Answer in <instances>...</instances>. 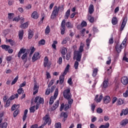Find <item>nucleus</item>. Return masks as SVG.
Returning <instances> with one entry per match:
<instances>
[{
	"label": "nucleus",
	"instance_id": "nucleus-4",
	"mask_svg": "<svg viewBox=\"0 0 128 128\" xmlns=\"http://www.w3.org/2000/svg\"><path fill=\"white\" fill-rule=\"evenodd\" d=\"M58 88H56L55 90L54 96H52L50 98V101H49V104L50 106H52V104H54V100H56L58 98Z\"/></svg>",
	"mask_w": 128,
	"mask_h": 128
},
{
	"label": "nucleus",
	"instance_id": "nucleus-36",
	"mask_svg": "<svg viewBox=\"0 0 128 128\" xmlns=\"http://www.w3.org/2000/svg\"><path fill=\"white\" fill-rule=\"evenodd\" d=\"M122 104H124V100H122L121 98L118 99L116 102L117 106H122Z\"/></svg>",
	"mask_w": 128,
	"mask_h": 128
},
{
	"label": "nucleus",
	"instance_id": "nucleus-7",
	"mask_svg": "<svg viewBox=\"0 0 128 128\" xmlns=\"http://www.w3.org/2000/svg\"><path fill=\"white\" fill-rule=\"evenodd\" d=\"M127 22H128V17L126 16L124 17L120 29V32H122L124 30V26H126V24Z\"/></svg>",
	"mask_w": 128,
	"mask_h": 128
},
{
	"label": "nucleus",
	"instance_id": "nucleus-60",
	"mask_svg": "<svg viewBox=\"0 0 128 128\" xmlns=\"http://www.w3.org/2000/svg\"><path fill=\"white\" fill-rule=\"evenodd\" d=\"M57 64H62V57L58 58Z\"/></svg>",
	"mask_w": 128,
	"mask_h": 128
},
{
	"label": "nucleus",
	"instance_id": "nucleus-26",
	"mask_svg": "<svg viewBox=\"0 0 128 128\" xmlns=\"http://www.w3.org/2000/svg\"><path fill=\"white\" fill-rule=\"evenodd\" d=\"M69 70H70V64H67L64 72L62 73L63 74V76H66L68 74V72Z\"/></svg>",
	"mask_w": 128,
	"mask_h": 128
},
{
	"label": "nucleus",
	"instance_id": "nucleus-52",
	"mask_svg": "<svg viewBox=\"0 0 128 128\" xmlns=\"http://www.w3.org/2000/svg\"><path fill=\"white\" fill-rule=\"evenodd\" d=\"M30 54H34L36 51V48H34V46H32L30 48Z\"/></svg>",
	"mask_w": 128,
	"mask_h": 128
},
{
	"label": "nucleus",
	"instance_id": "nucleus-12",
	"mask_svg": "<svg viewBox=\"0 0 128 128\" xmlns=\"http://www.w3.org/2000/svg\"><path fill=\"white\" fill-rule=\"evenodd\" d=\"M121 82L124 86H128V78L127 76H124L121 78Z\"/></svg>",
	"mask_w": 128,
	"mask_h": 128
},
{
	"label": "nucleus",
	"instance_id": "nucleus-30",
	"mask_svg": "<svg viewBox=\"0 0 128 128\" xmlns=\"http://www.w3.org/2000/svg\"><path fill=\"white\" fill-rule=\"evenodd\" d=\"M70 10L68 9L66 12L65 16H64V18L66 20H68L70 16Z\"/></svg>",
	"mask_w": 128,
	"mask_h": 128
},
{
	"label": "nucleus",
	"instance_id": "nucleus-18",
	"mask_svg": "<svg viewBox=\"0 0 128 128\" xmlns=\"http://www.w3.org/2000/svg\"><path fill=\"white\" fill-rule=\"evenodd\" d=\"M31 16L32 18H34V20H38V12L36 11H34L32 13Z\"/></svg>",
	"mask_w": 128,
	"mask_h": 128
},
{
	"label": "nucleus",
	"instance_id": "nucleus-28",
	"mask_svg": "<svg viewBox=\"0 0 128 128\" xmlns=\"http://www.w3.org/2000/svg\"><path fill=\"white\" fill-rule=\"evenodd\" d=\"M68 52V49L66 47H64L61 50V54L62 56H66V54Z\"/></svg>",
	"mask_w": 128,
	"mask_h": 128
},
{
	"label": "nucleus",
	"instance_id": "nucleus-63",
	"mask_svg": "<svg viewBox=\"0 0 128 128\" xmlns=\"http://www.w3.org/2000/svg\"><path fill=\"white\" fill-rule=\"evenodd\" d=\"M96 112H98V114H102V109L100 108H99L97 109Z\"/></svg>",
	"mask_w": 128,
	"mask_h": 128
},
{
	"label": "nucleus",
	"instance_id": "nucleus-3",
	"mask_svg": "<svg viewBox=\"0 0 128 128\" xmlns=\"http://www.w3.org/2000/svg\"><path fill=\"white\" fill-rule=\"evenodd\" d=\"M63 96L64 98H66V100L70 98L72 96V93H70V88H68L66 90H64L63 92Z\"/></svg>",
	"mask_w": 128,
	"mask_h": 128
},
{
	"label": "nucleus",
	"instance_id": "nucleus-34",
	"mask_svg": "<svg viewBox=\"0 0 128 128\" xmlns=\"http://www.w3.org/2000/svg\"><path fill=\"white\" fill-rule=\"evenodd\" d=\"M56 44H58V41L54 40L53 42V44L52 45V48H54V50H56Z\"/></svg>",
	"mask_w": 128,
	"mask_h": 128
},
{
	"label": "nucleus",
	"instance_id": "nucleus-45",
	"mask_svg": "<svg viewBox=\"0 0 128 128\" xmlns=\"http://www.w3.org/2000/svg\"><path fill=\"white\" fill-rule=\"evenodd\" d=\"M14 16V13H8V20H12Z\"/></svg>",
	"mask_w": 128,
	"mask_h": 128
},
{
	"label": "nucleus",
	"instance_id": "nucleus-11",
	"mask_svg": "<svg viewBox=\"0 0 128 128\" xmlns=\"http://www.w3.org/2000/svg\"><path fill=\"white\" fill-rule=\"evenodd\" d=\"M38 88H40V86H38V84L36 82L34 83L33 90H34V92H33L34 96H36L38 92Z\"/></svg>",
	"mask_w": 128,
	"mask_h": 128
},
{
	"label": "nucleus",
	"instance_id": "nucleus-64",
	"mask_svg": "<svg viewBox=\"0 0 128 128\" xmlns=\"http://www.w3.org/2000/svg\"><path fill=\"white\" fill-rule=\"evenodd\" d=\"M123 96H124V98H128V90H126L125 92H124L123 94Z\"/></svg>",
	"mask_w": 128,
	"mask_h": 128
},
{
	"label": "nucleus",
	"instance_id": "nucleus-35",
	"mask_svg": "<svg viewBox=\"0 0 128 128\" xmlns=\"http://www.w3.org/2000/svg\"><path fill=\"white\" fill-rule=\"evenodd\" d=\"M32 36H34V32L32 31V30H30L28 31V38H29V40H30L31 38H32Z\"/></svg>",
	"mask_w": 128,
	"mask_h": 128
},
{
	"label": "nucleus",
	"instance_id": "nucleus-51",
	"mask_svg": "<svg viewBox=\"0 0 128 128\" xmlns=\"http://www.w3.org/2000/svg\"><path fill=\"white\" fill-rule=\"evenodd\" d=\"M50 32V26H48L46 28L45 32L46 34H48Z\"/></svg>",
	"mask_w": 128,
	"mask_h": 128
},
{
	"label": "nucleus",
	"instance_id": "nucleus-23",
	"mask_svg": "<svg viewBox=\"0 0 128 128\" xmlns=\"http://www.w3.org/2000/svg\"><path fill=\"white\" fill-rule=\"evenodd\" d=\"M19 40H22L24 38V30H20L18 32Z\"/></svg>",
	"mask_w": 128,
	"mask_h": 128
},
{
	"label": "nucleus",
	"instance_id": "nucleus-57",
	"mask_svg": "<svg viewBox=\"0 0 128 128\" xmlns=\"http://www.w3.org/2000/svg\"><path fill=\"white\" fill-rule=\"evenodd\" d=\"M78 61H76L74 62V68H75V70H78Z\"/></svg>",
	"mask_w": 128,
	"mask_h": 128
},
{
	"label": "nucleus",
	"instance_id": "nucleus-21",
	"mask_svg": "<svg viewBox=\"0 0 128 128\" xmlns=\"http://www.w3.org/2000/svg\"><path fill=\"white\" fill-rule=\"evenodd\" d=\"M0 48H2V50H4L6 52H8V50L10 49V46L8 45L2 44L0 46Z\"/></svg>",
	"mask_w": 128,
	"mask_h": 128
},
{
	"label": "nucleus",
	"instance_id": "nucleus-16",
	"mask_svg": "<svg viewBox=\"0 0 128 128\" xmlns=\"http://www.w3.org/2000/svg\"><path fill=\"white\" fill-rule=\"evenodd\" d=\"M104 102L106 104H110V97L108 96H106L104 98Z\"/></svg>",
	"mask_w": 128,
	"mask_h": 128
},
{
	"label": "nucleus",
	"instance_id": "nucleus-33",
	"mask_svg": "<svg viewBox=\"0 0 128 128\" xmlns=\"http://www.w3.org/2000/svg\"><path fill=\"white\" fill-rule=\"evenodd\" d=\"M8 128V123L6 122L0 123V128Z\"/></svg>",
	"mask_w": 128,
	"mask_h": 128
},
{
	"label": "nucleus",
	"instance_id": "nucleus-8",
	"mask_svg": "<svg viewBox=\"0 0 128 128\" xmlns=\"http://www.w3.org/2000/svg\"><path fill=\"white\" fill-rule=\"evenodd\" d=\"M51 64H52L48 62V56H45L44 59V68H46V66H48V68H50Z\"/></svg>",
	"mask_w": 128,
	"mask_h": 128
},
{
	"label": "nucleus",
	"instance_id": "nucleus-58",
	"mask_svg": "<svg viewBox=\"0 0 128 128\" xmlns=\"http://www.w3.org/2000/svg\"><path fill=\"white\" fill-rule=\"evenodd\" d=\"M54 80H51L49 84H48V88H50L54 84Z\"/></svg>",
	"mask_w": 128,
	"mask_h": 128
},
{
	"label": "nucleus",
	"instance_id": "nucleus-10",
	"mask_svg": "<svg viewBox=\"0 0 128 128\" xmlns=\"http://www.w3.org/2000/svg\"><path fill=\"white\" fill-rule=\"evenodd\" d=\"M38 101L40 104H44V98L40 97V96H38L35 98L34 100V102L36 103L38 102Z\"/></svg>",
	"mask_w": 128,
	"mask_h": 128
},
{
	"label": "nucleus",
	"instance_id": "nucleus-53",
	"mask_svg": "<svg viewBox=\"0 0 128 128\" xmlns=\"http://www.w3.org/2000/svg\"><path fill=\"white\" fill-rule=\"evenodd\" d=\"M36 108V106H34L32 107H30V112H36V110H34Z\"/></svg>",
	"mask_w": 128,
	"mask_h": 128
},
{
	"label": "nucleus",
	"instance_id": "nucleus-46",
	"mask_svg": "<svg viewBox=\"0 0 128 128\" xmlns=\"http://www.w3.org/2000/svg\"><path fill=\"white\" fill-rule=\"evenodd\" d=\"M90 42H91L90 39L89 38H88L86 40V44L88 48H90L89 47H90Z\"/></svg>",
	"mask_w": 128,
	"mask_h": 128
},
{
	"label": "nucleus",
	"instance_id": "nucleus-41",
	"mask_svg": "<svg viewBox=\"0 0 128 128\" xmlns=\"http://www.w3.org/2000/svg\"><path fill=\"white\" fill-rule=\"evenodd\" d=\"M17 92L18 94H24V91L22 88H20L18 90Z\"/></svg>",
	"mask_w": 128,
	"mask_h": 128
},
{
	"label": "nucleus",
	"instance_id": "nucleus-47",
	"mask_svg": "<svg viewBox=\"0 0 128 128\" xmlns=\"http://www.w3.org/2000/svg\"><path fill=\"white\" fill-rule=\"evenodd\" d=\"M18 112H20V110L18 109L16 110L13 114L14 118H16V116L18 114Z\"/></svg>",
	"mask_w": 128,
	"mask_h": 128
},
{
	"label": "nucleus",
	"instance_id": "nucleus-37",
	"mask_svg": "<svg viewBox=\"0 0 128 128\" xmlns=\"http://www.w3.org/2000/svg\"><path fill=\"white\" fill-rule=\"evenodd\" d=\"M46 44V40L42 39L38 42V46H44Z\"/></svg>",
	"mask_w": 128,
	"mask_h": 128
},
{
	"label": "nucleus",
	"instance_id": "nucleus-14",
	"mask_svg": "<svg viewBox=\"0 0 128 128\" xmlns=\"http://www.w3.org/2000/svg\"><path fill=\"white\" fill-rule=\"evenodd\" d=\"M88 12L90 14H92L94 12V4H90L88 7Z\"/></svg>",
	"mask_w": 128,
	"mask_h": 128
},
{
	"label": "nucleus",
	"instance_id": "nucleus-56",
	"mask_svg": "<svg viewBox=\"0 0 128 128\" xmlns=\"http://www.w3.org/2000/svg\"><path fill=\"white\" fill-rule=\"evenodd\" d=\"M84 52V46H80L79 48V51H78L77 52H80V54H82Z\"/></svg>",
	"mask_w": 128,
	"mask_h": 128
},
{
	"label": "nucleus",
	"instance_id": "nucleus-2",
	"mask_svg": "<svg viewBox=\"0 0 128 128\" xmlns=\"http://www.w3.org/2000/svg\"><path fill=\"white\" fill-rule=\"evenodd\" d=\"M60 6H58H58H55L54 8L53 11L52 13L50 18L52 20H54L58 16V12H60Z\"/></svg>",
	"mask_w": 128,
	"mask_h": 128
},
{
	"label": "nucleus",
	"instance_id": "nucleus-27",
	"mask_svg": "<svg viewBox=\"0 0 128 128\" xmlns=\"http://www.w3.org/2000/svg\"><path fill=\"white\" fill-rule=\"evenodd\" d=\"M98 68H95L93 70L92 76L93 78H96L98 74Z\"/></svg>",
	"mask_w": 128,
	"mask_h": 128
},
{
	"label": "nucleus",
	"instance_id": "nucleus-42",
	"mask_svg": "<svg viewBox=\"0 0 128 128\" xmlns=\"http://www.w3.org/2000/svg\"><path fill=\"white\" fill-rule=\"evenodd\" d=\"M88 26L86 22V21H83L82 22L80 25L78 26H78H82V28H84V26Z\"/></svg>",
	"mask_w": 128,
	"mask_h": 128
},
{
	"label": "nucleus",
	"instance_id": "nucleus-39",
	"mask_svg": "<svg viewBox=\"0 0 128 128\" xmlns=\"http://www.w3.org/2000/svg\"><path fill=\"white\" fill-rule=\"evenodd\" d=\"M66 26L68 28H72L74 26H72V23H70V22H66Z\"/></svg>",
	"mask_w": 128,
	"mask_h": 128
},
{
	"label": "nucleus",
	"instance_id": "nucleus-54",
	"mask_svg": "<svg viewBox=\"0 0 128 128\" xmlns=\"http://www.w3.org/2000/svg\"><path fill=\"white\" fill-rule=\"evenodd\" d=\"M66 59L67 60H70V52H68L66 54Z\"/></svg>",
	"mask_w": 128,
	"mask_h": 128
},
{
	"label": "nucleus",
	"instance_id": "nucleus-40",
	"mask_svg": "<svg viewBox=\"0 0 128 128\" xmlns=\"http://www.w3.org/2000/svg\"><path fill=\"white\" fill-rule=\"evenodd\" d=\"M110 128V123L107 122L105 125H101L99 128Z\"/></svg>",
	"mask_w": 128,
	"mask_h": 128
},
{
	"label": "nucleus",
	"instance_id": "nucleus-24",
	"mask_svg": "<svg viewBox=\"0 0 128 128\" xmlns=\"http://www.w3.org/2000/svg\"><path fill=\"white\" fill-rule=\"evenodd\" d=\"M128 123V119H124L123 120L122 122L120 123V126H126Z\"/></svg>",
	"mask_w": 128,
	"mask_h": 128
},
{
	"label": "nucleus",
	"instance_id": "nucleus-31",
	"mask_svg": "<svg viewBox=\"0 0 128 128\" xmlns=\"http://www.w3.org/2000/svg\"><path fill=\"white\" fill-rule=\"evenodd\" d=\"M88 20H89L90 22H92H92H94V18L90 15L88 16Z\"/></svg>",
	"mask_w": 128,
	"mask_h": 128
},
{
	"label": "nucleus",
	"instance_id": "nucleus-15",
	"mask_svg": "<svg viewBox=\"0 0 128 128\" xmlns=\"http://www.w3.org/2000/svg\"><path fill=\"white\" fill-rule=\"evenodd\" d=\"M104 96H102V95H100L99 98H98V95L97 94L96 95L95 98H94V100L95 102H102V100Z\"/></svg>",
	"mask_w": 128,
	"mask_h": 128
},
{
	"label": "nucleus",
	"instance_id": "nucleus-44",
	"mask_svg": "<svg viewBox=\"0 0 128 128\" xmlns=\"http://www.w3.org/2000/svg\"><path fill=\"white\" fill-rule=\"evenodd\" d=\"M8 42L12 46H14L16 44V42L12 39L8 40Z\"/></svg>",
	"mask_w": 128,
	"mask_h": 128
},
{
	"label": "nucleus",
	"instance_id": "nucleus-49",
	"mask_svg": "<svg viewBox=\"0 0 128 128\" xmlns=\"http://www.w3.org/2000/svg\"><path fill=\"white\" fill-rule=\"evenodd\" d=\"M22 60H26L28 58V53H24L21 57Z\"/></svg>",
	"mask_w": 128,
	"mask_h": 128
},
{
	"label": "nucleus",
	"instance_id": "nucleus-59",
	"mask_svg": "<svg viewBox=\"0 0 128 128\" xmlns=\"http://www.w3.org/2000/svg\"><path fill=\"white\" fill-rule=\"evenodd\" d=\"M122 112H123L124 116H126L128 114V108H126L125 110H122Z\"/></svg>",
	"mask_w": 128,
	"mask_h": 128
},
{
	"label": "nucleus",
	"instance_id": "nucleus-50",
	"mask_svg": "<svg viewBox=\"0 0 128 128\" xmlns=\"http://www.w3.org/2000/svg\"><path fill=\"white\" fill-rule=\"evenodd\" d=\"M52 92L50 89V88H47L45 92L46 96H48Z\"/></svg>",
	"mask_w": 128,
	"mask_h": 128
},
{
	"label": "nucleus",
	"instance_id": "nucleus-6",
	"mask_svg": "<svg viewBox=\"0 0 128 128\" xmlns=\"http://www.w3.org/2000/svg\"><path fill=\"white\" fill-rule=\"evenodd\" d=\"M61 31V34H64V32H66V20H63L61 23V28H60Z\"/></svg>",
	"mask_w": 128,
	"mask_h": 128
},
{
	"label": "nucleus",
	"instance_id": "nucleus-29",
	"mask_svg": "<svg viewBox=\"0 0 128 128\" xmlns=\"http://www.w3.org/2000/svg\"><path fill=\"white\" fill-rule=\"evenodd\" d=\"M28 110L27 109L25 110L24 112L23 118H22L23 122H24V120H26V118H28V116H26L28 114Z\"/></svg>",
	"mask_w": 128,
	"mask_h": 128
},
{
	"label": "nucleus",
	"instance_id": "nucleus-55",
	"mask_svg": "<svg viewBox=\"0 0 128 128\" xmlns=\"http://www.w3.org/2000/svg\"><path fill=\"white\" fill-rule=\"evenodd\" d=\"M68 100V104L72 105V104L73 102H74V100H72V98H70L69 99H67Z\"/></svg>",
	"mask_w": 128,
	"mask_h": 128
},
{
	"label": "nucleus",
	"instance_id": "nucleus-32",
	"mask_svg": "<svg viewBox=\"0 0 128 128\" xmlns=\"http://www.w3.org/2000/svg\"><path fill=\"white\" fill-rule=\"evenodd\" d=\"M28 26V22H26L20 26V28H26Z\"/></svg>",
	"mask_w": 128,
	"mask_h": 128
},
{
	"label": "nucleus",
	"instance_id": "nucleus-22",
	"mask_svg": "<svg viewBox=\"0 0 128 128\" xmlns=\"http://www.w3.org/2000/svg\"><path fill=\"white\" fill-rule=\"evenodd\" d=\"M76 62H80L82 60V53L80 52H77L76 56Z\"/></svg>",
	"mask_w": 128,
	"mask_h": 128
},
{
	"label": "nucleus",
	"instance_id": "nucleus-62",
	"mask_svg": "<svg viewBox=\"0 0 128 128\" xmlns=\"http://www.w3.org/2000/svg\"><path fill=\"white\" fill-rule=\"evenodd\" d=\"M6 60H7V62H10V60H12V56H7L6 58Z\"/></svg>",
	"mask_w": 128,
	"mask_h": 128
},
{
	"label": "nucleus",
	"instance_id": "nucleus-48",
	"mask_svg": "<svg viewBox=\"0 0 128 128\" xmlns=\"http://www.w3.org/2000/svg\"><path fill=\"white\" fill-rule=\"evenodd\" d=\"M10 100H8V99L6 100V104L4 105V108H8L10 106Z\"/></svg>",
	"mask_w": 128,
	"mask_h": 128
},
{
	"label": "nucleus",
	"instance_id": "nucleus-13",
	"mask_svg": "<svg viewBox=\"0 0 128 128\" xmlns=\"http://www.w3.org/2000/svg\"><path fill=\"white\" fill-rule=\"evenodd\" d=\"M58 106H60V100H57L54 104L52 108V110H56V108L58 107Z\"/></svg>",
	"mask_w": 128,
	"mask_h": 128
},
{
	"label": "nucleus",
	"instance_id": "nucleus-19",
	"mask_svg": "<svg viewBox=\"0 0 128 128\" xmlns=\"http://www.w3.org/2000/svg\"><path fill=\"white\" fill-rule=\"evenodd\" d=\"M118 18L113 17L112 20V24L113 26H116V24H118Z\"/></svg>",
	"mask_w": 128,
	"mask_h": 128
},
{
	"label": "nucleus",
	"instance_id": "nucleus-25",
	"mask_svg": "<svg viewBox=\"0 0 128 128\" xmlns=\"http://www.w3.org/2000/svg\"><path fill=\"white\" fill-rule=\"evenodd\" d=\"M102 86L104 88H106L108 86V80H104L102 84Z\"/></svg>",
	"mask_w": 128,
	"mask_h": 128
},
{
	"label": "nucleus",
	"instance_id": "nucleus-1",
	"mask_svg": "<svg viewBox=\"0 0 128 128\" xmlns=\"http://www.w3.org/2000/svg\"><path fill=\"white\" fill-rule=\"evenodd\" d=\"M127 40L126 39H124L120 45L118 44H116L115 48L118 54H120V52H122V50L124 48H126Z\"/></svg>",
	"mask_w": 128,
	"mask_h": 128
},
{
	"label": "nucleus",
	"instance_id": "nucleus-17",
	"mask_svg": "<svg viewBox=\"0 0 128 128\" xmlns=\"http://www.w3.org/2000/svg\"><path fill=\"white\" fill-rule=\"evenodd\" d=\"M26 48H20L18 54V58H20V56H22V54H26Z\"/></svg>",
	"mask_w": 128,
	"mask_h": 128
},
{
	"label": "nucleus",
	"instance_id": "nucleus-20",
	"mask_svg": "<svg viewBox=\"0 0 128 128\" xmlns=\"http://www.w3.org/2000/svg\"><path fill=\"white\" fill-rule=\"evenodd\" d=\"M59 80H60V82H59L60 84H61V85L62 84H64V74H62V73L60 76Z\"/></svg>",
	"mask_w": 128,
	"mask_h": 128
},
{
	"label": "nucleus",
	"instance_id": "nucleus-5",
	"mask_svg": "<svg viewBox=\"0 0 128 128\" xmlns=\"http://www.w3.org/2000/svg\"><path fill=\"white\" fill-rule=\"evenodd\" d=\"M42 120H44V126H46L47 124L50 126L52 122L50 120V114H46L44 117H43Z\"/></svg>",
	"mask_w": 128,
	"mask_h": 128
},
{
	"label": "nucleus",
	"instance_id": "nucleus-38",
	"mask_svg": "<svg viewBox=\"0 0 128 128\" xmlns=\"http://www.w3.org/2000/svg\"><path fill=\"white\" fill-rule=\"evenodd\" d=\"M18 76H17L12 81V86H14V84H16V82H18Z\"/></svg>",
	"mask_w": 128,
	"mask_h": 128
},
{
	"label": "nucleus",
	"instance_id": "nucleus-43",
	"mask_svg": "<svg viewBox=\"0 0 128 128\" xmlns=\"http://www.w3.org/2000/svg\"><path fill=\"white\" fill-rule=\"evenodd\" d=\"M55 128H62V123L60 122H56L54 124Z\"/></svg>",
	"mask_w": 128,
	"mask_h": 128
},
{
	"label": "nucleus",
	"instance_id": "nucleus-9",
	"mask_svg": "<svg viewBox=\"0 0 128 128\" xmlns=\"http://www.w3.org/2000/svg\"><path fill=\"white\" fill-rule=\"evenodd\" d=\"M39 58H40V53L35 52L32 57V62H34L36 60H39Z\"/></svg>",
	"mask_w": 128,
	"mask_h": 128
},
{
	"label": "nucleus",
	"instance_id": "nucleus-61",
	"mask_svg": "<svg viewBox=\"0 0 128 128\" xmlns=\"http://www.w3.org/2000/svg\"><path fill=\"white\" fill-rule=\"evenodd\" d=\"M67 82H68V84L70 86H72V84H73V82H72V78H68Z\"/></svg>",
	"mask_w": 128,
	"mask_h": 128
}]
</instances>
